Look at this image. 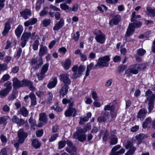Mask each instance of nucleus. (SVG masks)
<instances>
[{
  "label": "nucleus",
  "mask_w": 155,
  "mask_h": 155,
  "mask_svg": "<svg viewBox=\"0 0 155 155\" xmlns=\"http://www.w3.org/2000/svg\"><path fill=\"white\" fill-rule=\"evenodd\" d=\"M85 69V68L83 65H81L79 67L77 65H74L72 68V71L74 72L72 75V78L75 79L80 77Z\"/></svg>",
  "instance_id": "obj_1"
},
{
  "label": "nucleus",
  "mask_w": 155,
  "mask_h": 155,
  "mask_svg": "<svg viewBox=\"0 0 155 155\" xmlns=\"http://www.w3.org/2000/svg\"><path fill=\"white\" fill-rule=\"evenodd\" d=\"M110 60V58L108 55L99 58L97 64L95 65V68H97L98 66L99 68H103L108 66L109 65L108 62Z\"/></svg>",
  "instance_id": "obj_2"
},
{
  "label": "nucleus",
  "mask_w": 155,
  "mask_h": 155,
  "mask_svg": "<svg viewBox=\"0 0 155 155\" xmlns=\"http://www.w3.org/2000/svg\"><path fill=\"white\" fill-rule=\"evenodd\" d=\"M93 33L96 35L95 38L97 42L101 44L105 42V36L101 31L99 30H95L94 31Z\"/></svg>",
  "instance_id": "obj_3"
},
{
  "label": "nucleus",
  "mask_w": 155,
  "mask_h": 155,
  "mask_svg": "<svg viewBox=\"0 0 155 155\" xmlns=\"http://www.w3.org/2000/svg\"><path fill=\"white\" fill-rule=\"evenodd\" d=\"M31 64L32 65H35V66L34 68L31 69V72L34 70L35 69H37L40 66H41L43 64V60L42 58L39 56L37 57L36 58H32L31 61Z\"/></svg>",
  "instance_id": "obj_4"
},
{
  "label": "nucleus",
  "mask_w": 155,
  "mask_h": 155,
  "mask_svg": "<svg viewBox=\"0 0 155 155\" xmlns=\"http://www.w3.org/2000/svg\"><path fill=\"white\" fill-rule=\"evenodd\" d=\"M139 70L137 64L131 65L129 69L127 70L125 72L127 77L132 75V74H137L138 73Z\"/></svg>",
  "instance_id": "obj_5"
},
{
  "label": "nucleus",
  "mask_w": 155,
  "mask_h": 155,
  "mask_svg": "<svg viewBox=\"0 0 155 155\" xmlns=\"http://www.w3.org/2000/svg\"><path fill=\"white\" fill-rule=\"evenodd\" d=\"M49 66L48 63H46L43 66L40 73L37 74L39 80H42L45 77V74L48 69Z\"/></svg>",
  "instance_id": "obj_6"
},
{
  "label": "nucleus",
  "mask_w": 155,
  "mask_h": 155,
  "mask_svg": "<svg viewBox=\"0 0 155 155\" xmlns=\"http://www.w3.org/2000/svg\"><path fill=\"white\" fill-rule=\"evenodd\" d=\"M60 80L63 82L65 84L69 85L71 83V80L69 78L68 74L64 73L61 74L59 76Z\"/></svg>",
  "instance_id": "obj_7"
},
{
  "label": "nucleus",
  "mask_w": 155,
  "mask_h": 155,
  "mask_svg": "<svg viewBox=\"0 0 155 155\" xmlns=\"http://www.w3.org/2000/svg\"><path fill=\"white\" fill-rule=\"evenodd\" d=\"M72 104L71 103L69 106V108L68 109L65 111L64 114L66 117H69L71 116L74 117L75 116L77 112L76 109L71 107Z\"/></svg>",
  "instance_id": "obj_8"
},
{
  "label": "nucleus",
  "mask_w": 155,
  "mask_h": 155,
  "mask_svg": "<svg viewBox=\"0 0 155 155\" xmlns=\"http://www.w3.org/2000/svg\"><path fill=\"white\" fill-rule=\"evenodd\" d=\"M18 135L19 138L18 142L21 143L24 142L25 139L28 136L27 134L25 133L22 129L19 130L18 133Z\"/></svg>",
  "instance_id": "obj_9"
},
{
  "label": "nucleus",
  "mask_w": 155,
  "mask_h": 155,
  "mask_svg": "<svg viewBox=\"0 0 155 155\" xmlns=\"http://www.w3.org/2000/svg\"><path fill=\"white\" fill-rule=\"evenodd\" d=\"M24 79L21 81L19 80L16 78L13 79V86L14 88L18 89L20 87H24Z\"/></svg>",
  "instance_id": "obj_10"
},
{
  "label": "nucleus",
  "mask_w": 155,
  "mask_h": 155,
  "mask_svg": "<svg viewBox=\"0 0 155 155\" xmlns=\"http://www.w3.org/2000/svg\"><path fill=\"white\" fill-rule=\"evenodd\" d=\"M68 147L66 148V151L69 153H72L73 151L75 152L76 150V148L73 145L72 142L69 140H67L66 142Z\"/></svg>",
  "instance_id": "obj_11"
},
{
  "label": "nucleus",
  "mask_w": 155,
  "mask_h": 155,
  "mask_svg": "<svg viewBox=\"0 0 155 155\" xmlns=\"http://www.w3.org/2000/svg\"><path fill=\"white\" fill-rule=\"evenodd\" d=\"M29 122L30 124L31 128L34 130L36 129V127H40L44 125L43 124L41 123L37 125L36 121L31 118H30L29 119Z\"/></svg>",
  "instance_id": "obj_12"
},
{
  "label": "nucleus",
  "mask_w": 155,
  "mask_h": 155,
  "mask_svg": "<svg viewBox=\"0 0 155 155\" xmlns=\"http://www.w3.org/2000/svg\"><path fill=\"white\" fill-rule=\"evenodd\" d=\"M147 113V110L144 108L140 110L137 113V118H140V120H143Z\"/></svg>",
  "instance_id": "obj_13"
},
{
  "label": "nucleus",
  "mask_w": 155,
  "mask_h": 155,
  "mask_svg": "<svg viewBox=\"0 0 155 155\" xmlns=\"http://www.w3.org/2000/svg\"><path fill=\"white\" fill-rule=\"evenodd\" d=\"M20 14L24 19H27L31 15V11L28 9H26L20 12Z\"/></svg>",
  "instance_id": "obj_14"
},
{
  "label": "nucleus",
  "mask_w": 155,
  "mask_h": 155,
  "mask_svg": "<svg viewBox=\"0 0 155 155\" xmlns=\"http://www.w3.org/2000/svg\"><path fill=\"white\" fill-rule=\"evenodd\" d=\"M73 137L74 139H78L79 141L83 142L85 141L87 137L84 134H80L74 133L73 135Z\"/></svg>",
  "instance_id": "obj_15"
},
{
  "label": "nucleus",
  "mask_w": 155,
  "mask_h": 155,
  "mask_svg": "<svg viewBox=\"0 0 155 155\" xmlns=\"http://www.w3.org/2000/svg\"><path fill=\"white\" fill-rule=\"evenodd\" d=\"M24 87L27 86L30 90L32 91H35L36 89L33 85L32 83L27 80L24 79Z\"/></svg>",
  "instance_id": "obj_16"
},
{
  "label": "nucleus",
  "mask_w": 155,
  "mask_h": 155,
  "mask_svg": "<svg viewBox=\"0 0 155 155\" xmlns=\"http://www.w3.org/2000/svg\"><path fill=\"white\" fill-rule=\"evenodd\" d=\"M12 121L13 123H16L20 126L25 124L24 120L21 118H19L16 115H14L13 117Z\"/></svg>",
  "instance_id": "obj_17"
},
{
  "label": "nucleus",
  "mask_w": 155,
  "mask_h": 155,
  "mask_svg": "<svg viewBox=\"0 0 155 155\" xmlns=\"http://www.w3.org/2000/svg\"><path fill=\"white\" fill-rule=\"evenodd\" d=\"M121 19V17L120 15L115 16L109 22V24L110 26H113V25H117L120 21Z\"/></svg>",
  "instance_id": "obj_18"
},
{
  "label": "nucleus",
  "mask_w": 155,
  "mask_h": 155,
  "mask_svg": "<svg viewBox=\"0 0 155 155\" xmlns=\"http://www.w3.org/2000/svg\"><path fill=\"white\" fill-rule=\"evenodd\" d=\"M48 49L46 46H41L38 53V55L40 57L42 58V56L47 53Z\"/></svg>",
  "instance_id": "obj_19"
},
{
  "label": "nucleus",
  "mask_w": 155,
  "mask_h": 155,
  "mask_svg": "<svg viewBox=\"0 0 155 155\" xmlns=\"http://www.w3.org/2000/svg\"><path fill=\"white\" fill-rule=\"evenodd\" d=\"M64 21L63 19H61L60 20L58 21L54 27L53 29L54 31L58 30L61 28L64 25Z\"/></svg>",
  "instance_id": "obj_20"
},
{
  "label": "nucleus",
  "mask_w": 155,
  "mask_h": 155,
  "mask_svg": "<svg viewBox=\"0 0 155 155\" xmlns=\"http://www.w3.org/2000/svg\"><path fill=\"white\" fill-rule=\"evenodd\" d=\"M68 85L67 84H64L61 88L60 91V95L62 96V97H64V95L67 94L69 89Z\"/></svg>",
  "instance_id": "obj_21"
},
{
  "label": "nucleus",
  "mask_w": 155,
  "mask_h": 155,
  "mask_svg": "<svg viewBox=\"0 0 155 155\" xmlns=\"http://www.w3.org/2000/svg\"><path fill=\"white\" fill-rule=\"evenodd\" d=\"M133 24H130L129 25L127 29L126 34L125 35V37H129L134 31V28L133 27Z\"/></svg>",
  "instance_id": "obj_22"
},
{
  "label": "nucleus",
  "mask_w": 155,
  "mask_h": 155,
  "mask_svg": "<svg viewBox=\"0 0 155 155\" xmlns=\"http://www.w3.org/2000/svg\"><path fill=\"white\" fill-rule=\"evenodd\" d=\"M146 96H147V99L149 101H153L155 99V95L150 90H148L146 92Z\"/></svg>",
  "instance_id": "obj_23"
},
{
  "label": "nucleus",
  "mask_w": 155,
  "mask_h": 155,
  "mask_svg": "<svg viewBox=\"0 0 155 155\" xmlns=\"http://www.w3.org/2000/svg\"><path fill=\"white\" fill-rule=\"evenodd\" d=\"M23 31V28L22 25H19L16 29L15 32L18 38H19Z\"/></svg>",
  "instance_id": "obj_24"
},
{
  "label": "nucleus",
  "mask_w": 155,
  "mask_h": 155,
  "mask_svg": "<svg viewBox=\"0 0 155 155\" xmlns=\"http://www.w3.org/2000/svg\"><path fill=\"white\" fill-rule=\"evenodd\" d=\"M37 22V19L36 18H32L30 19L24 23L25 26L28 27L30 25L35 24Z\"/></svg>",
  "instance_id": "obj_25"
},
{
  "label": "nucleus",
  "mask_w": 155,
  "mask_h": 155,
  "mask_svg": "<svg viewBox=\"0 0 155 155\" xmlns=\"http://www.w3.org/2000/svg\"><path fill=\"white\" fill-rule=\"evenodd\" d=\"M103 133L104 135L102 138L103 140L104 141H106L108 139V137L109 135V133L108 132L107 130H101V132L99 134L100 137L101 136L102 134Z\"/></svg>",
  "instance_id": "obj_26"
},
{
  "label": "nucleus",
  "mask_w": 155,
  "mask_h": 155,
  "mask_svg": "<svg viewBox=\"0 0 155 155\" xmlns=\"http://www.w3.org/2000/svg\"><path fill=\"white\" fill-rule=\"evenodd\" d=\"M108 112H105L103 116L99 117L97 118V121L100 123L105 122L108 118Z\"/></svg>",
  "instance_id": "obj_27"
},
{
  "label": "nucleus",
  "mask_w": 155,
  "mask_h": 155,
  "mask_svg": "<svg viewBox=\"0 0 155 155\" xmlns=\"http://www.w3.org/2000/svg\"><path fill=\"white\" fill-rule=\"evenodd\" d=\"M29 97L31 99V103L32 105H35L37 104L36 98L33 93L31 92L29 94Z\"/></svg>",
  "instance_id": "obj_28"
},
{
  "label": "nucleus",
  "mask_w": 155,
  "mask_h": 155,
  "mask_svg": "<svg viewBox=\"0 0 155 155\" xmlns=\"http://www.w3.org/2000/svg\"><path fill=\"white\" fill-rule=\"evenodd\" d=\"M28 112L27 109L24 107H21L18 111V114H20L25 117L28 116Z\"/></svg>",
  "instance_id": "obj_29"
},
{
  "label": "nucleus",
  "mask_w": 155,
  "mask_h": 155,
  "mask_svg": "<svg viewBox=\"0 0 155 155\" xmlns=\"http://www.w3.org/2000/svg\"><path fill=\"white\" fill-rule=\"evenodd\" d=\"M58 82L57 78H54L53 79L52 81L50 82L47 85L48 87L49 88L54 87Z\"/></svg>",
  "instance_id": "obj_30"
},
{
  "label": "nucleus",
  "mask_w": 155,
  "mask_h": 155,
  "mask_svg": "<svg viewBox=\"0 0 155 155\" xmlns=\"http://www.w3.org/2000/svg\"><path fill=\"white\" fill-rule=\"evenodd\" d=\"M152 119L150 117H148L143 122L142 127L143 128H146L151 122Z\"/></svg>",
  "instance_id": "obj_31"
},
{
  "label": "nucleus",
  "mask_w": 155,
  "mask_h": 155,
  "mask_svg": "<svg viewBox=\"0 0 155 155\" xmlns=\"http://www.w3.org/2000/svg\"><path fill=\"white\" fill-rule=\"evenodd\" d=\"M11 28L9 23L8 22H6L5 25L4 29L2 33L3 35H5L8 33Z\"/></svg>",
  "instance_id": "obj_32"
},
{
  "label": "nucleus",
  "mask_w": 155,
  "mask_h": 155,
  "mask_svg": "<svg viewBox=\"0 0 155 155\" xmlns=\"http://www.w3.org/2000/svg\"><path fill=\"white\" fill-rule=\"evenodd\" d=\"M147 137V136L144 134H140L136 136V139L139 141L138 142V144H140L141 143V141L142 140L146 138Z\"/></svg>",
  "instance_id": "obj_33"
},
{
  "label": "nucleus",
  "mask_w": 155,
  "mask_h": 155,
  "mask_svg": "<svg viewBox=\"0 0 155 155\" xmlns=\"http://www.w3.org/2000/svg\"><path fill=\"white\" fill-rule=\"evenodd\" d=\"M9 92L4 88H2L0 90V97L1 98H3L5 97Z\"/></svg>",
  "instance_id": "obj_34"
},
{
  "label": "nucleus",
  "mask_w": 155,
  "mask_h": 155,
  "mask_svg": "<svg viewBox=\"0 0 155 155\" xmlns=\"http://www.w3.org/2000/svg\"><path fill=\"white\" fill-rule=\"evenodd\" d=\"M4 86L5 87V88H4V89L9 92L11 91L12 88V83L10 81H7L4 84Z\"/></svg>",
  "instance_id": "obj_35"
},
{
  "label": "nucleus",
  "mask_w": 155,
  "mask_h": 155,
  "mask_svg": "<svg viewBox=\"0 0 155 155\" xmlns=\"http://www.w3.org/2000/svg\"><path fill=\"white\" fill-rule=\"evenodd\" d=\"M71 64V61L69 59H67L63 64V66L65 69L68 70L70 68Z\"/></svg>",
  "instance_id": "obj_36"
},
{
  "label": "nucleus",
  "mask_w": 155,
  "mask_h": 155,
  "mask_svg": "<svg viewBox=\"0 0 155 155\" xmlns=\"http://www.w3.org/2000/svg\"><path fill=\"white\" fill-rule=\"evenodd\" d=\"M32 146L36 149L39 148L41 146V143L36 139H34L32 142Z\"/></svg>",
  "instance_id": "obj_37"
},
{
  "label": "nucleus",
  "mask_w": 155,
  "mask_h": 155,
  "mask_svg": "<svg viewBox=\"0 0 155 155\" xmlns=\"http://www.w3.org/2000/svg\"><path fill=\"white\" fill-rule=\"evenodd\" d=\"M39 120L42 121L45 124L47 122V120L45 114V113H41L39 114Z\"/></svg>",
  "instance_id": "obj_38"
},
{
  "label": "nucleus",
  "mask_w": 155,
  "mask_h": 155,
  "mask_svg": "<svg viewBox=\"0 0 155 155\" xmlns=\"http://www.w3.org/2000/svg\"><path fill=\"white\" fill-rule=\"evenodd\" d=\"M147 12L150 16L154 17L155 15V9H152L149 7L147 8Z\"/></svg>",
  "instance_id": "obj_39"
},
{
  "label": "nucleus",
  "mask_w": 155,
  "mask_h": 155,
  "mask_svg": "<svg viewBox=\"0 0 155 155\" xmlns=\"http://www.w3.org/2000/svg\"><path fill=\"white\" fill-rule=\"evenodd\" d=\"M31 36V34L30 32H24L22 34L21 38L22 39L26 40L27 41L28 40L29 38Z\"/></svg>",
  "instance_id": "obj_40"
},
{
  "label": "nucleus",
  "mask_w": 155,
  "mask_h": 155,
  "mask_svg": "<svg viewBox=\"0 0 155 155\" xmlns=\"http://www.w3.org/2000/svg\"><path fill=\"white\" fill-rule=\"evenodd\" d=\"M10 78V76L8 74L4 75L0 80V83H3L4 82L8 81L9 79Z\"/></svg>",
  "instance_id": "obj_41"
},
{
  "label": "nucleus",
  "mask_w": 155,
  "mask_h": 155,
  "mask_svg": "<svg viewBox=\"0 0 155 155\" xmlns=\"http://www.w3.org/2000/svg\"><path fill=\"white\" fill-rule=\"evenodd\" d=\"M44 3V0H38L36 3V10L38 11L41 7V4Z\"/></svg>",
  "instance_id": "obj_42"
},
{
  "label": "nucleus",
  "mask_w": 155,
  "mask_h": 155,
  "mask_svg": "<svg viewBox=\"0 0 155 155\" xmlns=\"http://www.w3.org/2000/svg\"><path fill=\"white\" fill-rule=\"evenodd\" d=\"M39 44V42L38 40H36L34 42L32 45V49L36 51L38 50Z\"/></svg>",
  "instance_id": "obj_43"
},
{
  "label": "nucleus",
  "mask_w": 155,
  "mask_h": 155,
  "mask_svg": "<svg viewBox=\"0 0 155 155\" xmlns=\"http://www.w3.org/2000/svg\"><path fill=\"white\" fill-rule=\"evenodd\" d=\"M136 148L135 147H132L130 148L129 150L126 152L125 155H133L135 151L136 150Z\"/></svg>",
  "instance_id": "obj_44"
},
{
  "label": "nucleus",
  "mask_w": 155,
  "mask_h": 155,
  "mask_svg": "<svg viewBox=\"0 0 155 155\" xmlns=\"http://www.w3.org/2000/svg\"><path fill=\"white\" fill-rule=\"evenodd\" d=\"M148 103V111L149 113H151V111L153 109L154 106L153 101L150 100L149 101Z\"/></svg>",
  "instance_id": "obj_45"
},
{
  "label": "nucleus",
  "mask_w": 155,
  "mask_h": 155,
  "mask_svg": "<svg viewBox=\"0 0 155 155\" xmlns=\"http://www.w3.org/2000/svg\"><path fill=\"white\" fill-rule=\"evenodd\" d=\"M8 117L6 116L0 117V124L6 125L7 124V120Z\"/></svg>",
  "instance_id": "obj_46"
},
{
  "label": "nucleus",
  "mask_w": 155,
  "mask_h": 155,
  "mask_svg": "<svg viewBox=\"0 0 155 155\" xmlns=\"http://www.w3.org/2000/svg\"><path fill=\"white\" fill-rule=\"evenodd\" d=\"M114 106L113 105L110 104L105 106L104 110H112L114 109Z\"/></svg>",
  "instance_id": "obj_47"
},
{
  "label": "nucleus",
  "mask_w": 155,
  "mask_h": 155,
  "mask_svg": "<svg viewBox=\"0 0 155 155\" xmlns=\"http://www.w3.org/2000/svg\"><path fill=\"white\" fill-rule=\"evenodd\" d=\"M47 102L48 103H50L53 97V95L51 92H49L47 94Z\"/></svg>",
  "instance_id": "obj_48"
},
{
  "label": "nucleus",
  "mask_w": 155,
  "mask_h": 155,
  "mask_svg": "<svg viewBox=\"0 0 155 155\" xmlns=\"http://www.w3.org/2000/svg\"><path fill=\"white\" fill-rule=\"evenodd\" d=\"M66 144V141L65 140H62L59 142L58 143V149H61L64 147Z\"/></svg>",
  "instance_id": "obj_49"
},
{
  "label": "nucleus",
  "mask_w": 155,
  "mask_h": 155,
  "mask_svg": "<svg viewBox=\"0 0 155 155\" xmlns=\"http://www.w3.org/2000/svg\"><path fill=\"white\" fill-rule=\"evenodd\" d=\"M133 24V27L134 28H139L142 25V23L140 21H136L134 23H131Z\"/></svg>",
  "instance_id": "obj_50"
},
{
  "label": "nucleus",
  "mask_w": 155,
  "mask_h": 155,
  "mask_svg": "<svg viewBox=\"0 0 155 155\" xmlns=\"http://www.w3.org/2000/svg\"><path fill=\"white\" fill-rule=\"evenodd\" d=\"M60 7L61 8L64 10L71 9V8H69V6L66 3H62L60 4Z\"/></svg>",
  "instance_id": "obj_51"
},
{
  "label": "nucleus",
  "mask_w": 155,
  "mask_h": 155,
  "mask_svg": "<svg viewBox=\"0 0 155 155\" xmlns=\"http://www.w3.org/2000/svg\"><path fill=\"white\" fill-rule=\"evenodd\" d=\"M88 120V118L87 117H81L80 120L79 121V124L81 125H83L84 123Z\"/></svg>",
  "instance_id": "obj_52"
},
{
  "label": "nucleus",
  "mask_w": 155,
  "mask_h": 155,
  "mask_svg": "<svg viewBox=\"0 0 155 155\" xmlns=\"http://www.w3.org/2000/svg\"><path fill=\"white\" fill-rule=\"evenodd\" d=\"M58 137V134H55L51 135V138L49 139L50 142H53Z\"/></svg>",
  "instance_id": "obj_53"
},
{
  "label": "nucleus",
  "mask_w": 155,
  "mask_h": 155,
  "mask_svg": "<svg viewBox=\"0 0 155 155\" xmlns=\"http://www.w3.org/2000/svg\"><path fill=\"white\" fill-rule=\"evenodd\" d=\"M146 52L145 50L142 48H140L137 50V54L140 56H143Z\"/></svg>",
  "instance_id": "obj_54"
},
{
  "label": "nucleus",
  "mask_w": 155,
  "mask_h": 155,
  "mask_svg": "<svg viewBox=\"0 0 155 155\" xmlns=\"http://www.w3.org/2000/svg\"><path fill=\"white\" fill-rule=\"evenodd\" d=\"M51 21V20L50 19H45L43 21L44 26L47 27L50 24Z\"/></svg>",
  "instance_id": "obj_55"
},
{
  "label": "nucleus",
  "mask_w": 155,
  "mask_h": 155,
  "mask_svg": "<svg viewBox=\"0 0 155 155\" xmlns=\"http://www.w3.org/2000/svg\"><path fill=\"white\" fill-rule=\"evenodd\" d=\"M48 7H45L39 13L41 16H43L47 14V12L46 10V9Z\"/></svg>",
  "instance_id": "obj_56"
},
{
  "label": "nucleus",
  "mask_w": 155,
  "mask_h": 155,
  "mask_svg": "<svg viewBox=\"0 0 155 155\" xmlns=\"http://www.w3.org/2000/svg\"><path fill=\"white\" fill-rule=\"evenodd\" d=\"M137 65L139 71L144 69L146 68V65L145 64H137Z\"/></svg>",
  "instance_id": "obj_57"
},
{
  "label": "nucleus",
  "mask_w": 155,
  "mask_h": 155,
  "mask_svg": "<svg viewBox=\"0 0 155 155\" xmlns=\"http://www.w3.org/2000/svg\"><path fill=\"white\" fill-rule=\"evenodd\" d=\"M95 65L94 66V63L93 62L89 64L87 66V69L90 71L93 69H95L96 68H95Z\"/></svg>",
  "instance_id": "obj_58"
},
{
  "label": "nucleus",
  "mask_w": 155,
  "mask_h": 155,
  "mask_svg": "<svg viewBox=\"0 0 155 155\" xmlns=\"http://www.w3.org/2000/svg\"><path fill=\"white\" fill-rule=\"evenodd\" d=\"M117 137H114L111 139L110 141V144L111 145H115L117 142Z\"/></svg>",
  "instance_id": "obj_59"
},
{
  "label": "nucleus",
  "mask_w": 155,
  "mask_h": 155,
  "mask_svg": "<svg viewBox=\"0 0 155 155\" xmlns=\"http://www.w3.org/2000/svg\"><path fill=\"white\" fill-rule=\"evenodd\" d=\"M79 32L77 31L76 33L72 36L73 39L75 41H78L79 39Z\"/></svg>",
  "instance_id": "obj_60"
},
{
  "label": "nucleus",
  "mask_w": 155,
  "mask_h": 155,
  "mask_svg": "<svg viewBox=\"0 0 155 155\" xmlns=\"http://www.w3.org/2000/svg\"><path fill=\"white\" fill-rule=\"evenodd\" d=\"M92 98L95 101H98V97L97 96V93L94 91H93L91 93Z\"/></svg>",
  "instance_id": "obj_61"
},
{
  "label": "nucleus",
  "mask_w": 155,
  "mask_h": 155,
  "mask_svg": "<svg viewBox=\"0 0 155 155\" xmlns=\"http://www.w3.org/2000/svg\"><path fill=\"white\" fill-rule=\"evenodd\" d=\"M99 10L101 12H103L104 10L106 11L107 10V8L105 5H102L98 7Z\"/></svg>",
  "instance_id": "obj_62"
},
{
  "label": "nucleus",
  "mask_w": 155,
  "mask_h": 155,
  "mask_svg": "<svg viewBox=\"0 0 155 155\" xmlns=\"http://www.w3.org/2000/svg\"><path fill=\"white\" fill-rule=\"evenodd\" d=\"M22 52V49L21 48H19L17 51V53L15 57L18 58L20 56Z\"/></svg>",
  "instance_id": "obj_63"
},
{
  "label": "nucleus",
  "mask_w": 155,
  "mask_h": 155,
  "mask_svg": "<svg viewBox=\"0 0 155 155\" xmlns=\"http://www.w3.org/2000/svg\"><path fill=\"white\" fill-rule=\"evenodd\" d=\"M66 51V49L64 47L59 48L58 50V52L63 54H65Z\"/></svg>",
  "instance_id": "obj_64"
}]
</instances>
